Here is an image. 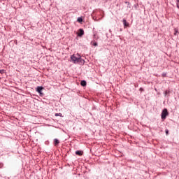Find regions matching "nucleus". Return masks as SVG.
<instances>
[{
    "instance_id": "obj_1",
    "label": "nucleus",
    "mask_w": 179,
    "mask_h": 179,
    "mask_svg": "<svg viewBox=\"0 0 179 179\" xmlns=\"http://www.w3.org/2000/svg\"><path fill=\"white\" fill-rule=\"evenodd\" d=\"M71 59L73 62V64H78V62H80V64H85V60L83 59V58L80 57V56H79L78 55H71Z\"/></svg>"
},
{
    "instance_id": "obj_2",
    "label": "nucleus",
    "mask_w": 179,
    "mask_h": 179,
    "mask_svg": "<svg viewBox=\"0 0 179 179\" xmlns=\"http://www.w3.org/2000/svg\"><path fill=\"white\" fill-rule=\"evenodd\" d=\"M167 115H169V111L167 110V109H164L162 112L161 114V117L162 120H166V117H167Z\"/></svg>"
},
{
    "instance_id": "obj_3",
    "label": "nucleus",
    "mask_w": 179,
    "mask_h": 179,
    "mask_svg": "<svg viewBox=\"0 0 179 179\" xmlns=\"http://www.w3.org/2000/svg\"><path fill=\"white\" fill-rule=\"evenodd\" d=\"M43 89H44L43 87H37L36 88V92L39 93V94L42 95L43 94Z\"/></svg>"
},
{
    "instance_id": "obj_4",
    "label": "nucleus",
    "mask_w": 179,
    "mask_h": 179,
    "mask_svg": "<svg viewBox=\"0 0 179 179\" xmlns=\"http://www.w3.org/2000/svg\"><path fill=\"white\" fill-rule=\"evenodd\" d=\"M83 34H85V31H83V29H79V33L78 34V36L79 37H82V36H83Z\"/></svg>"
},
{
    "instance_id": "obj_5",
    "label": "nucleus",
    "mask_w": 179,
    "mask_h": 179,
    "mask_svg": "<svg viewBox=\"0 0 179 179\" xmlns=\"http://www.w3.org/2000/svg\"><path fill=\"white\" fill-rule=\"evenodd\" d=\"M123 24L124 27H128L129 26V24L127 22V20H123Z\"/></svg>"
},
{
    "instance_id": "obj_6",
    "label": "nucleus",
    "mask_w": 179,
    "mask_h": 179,
    "mask_svg": "<svg viewBox=\"0 0 179 179\" xmlns=\"http://www.w3.org/2000/svg\"><path fill=\"white\" fill-rule=\"evenodd\" d=\"M76 155H78V156H82V155H83V152L82 151L77 150L76 151Z\"/></svg>"
},
{
    "instance_id": "obj_7",
    "label": "nucleus",
    "mask_w": 179,
    "mask_h": 179,
    "mask_svg": "<svg viewBox=\"0 0 179 179\" xmlns=\"http://www.w3.org/2000/svg\"><path fill=\"white\" fill-rule=\"evenodd\" d=\"M59 143V140H58L57 138H55L54 140V144L55 146H57V145H58Z\"/></svg>"
},
{
    "instance_id": "obj_8",
    "label": "nucleus",
    "mask_w": 179,
    "mask_h": 179,
    "mask_svg": "<svg viewBox=\"0 0 179 179\" xmlns=\"http://www.w3.org/2000/svg\"><path fill=\"white\" fill-rule=\"evenodd\" d=\"M80 85L81 86H83V87L86 86V81L82 80L80 83Z\"/></svg>"
},
{
    "instance_id": "obj_9",
    "label": "nucleus",
    "mask_w": 179,
    "mask_h": 179,
    "mask_svg": "<svg viewBox=\"0 0 179 179\" xmlns=\"http://www.w3.org/2000/svg\"><path fill=\"white\" fill-rule=\"evenodd\" d=\"M91 43L94 45V47H97V45H98V44H97V42H96V41H92V42H91Z\"/></svg>"
},
{
    "instance_id": "obj_10",
    "label": "nucleus",
    "mask_w": 179,
    "mask_h": 179,
    "mask_svg": "<svg viewBox=\"0 0 179 179\" xmlns=\"http://www.w3.org/2000/svg\"><path fill=\"white\" fill-rule=\"evenodd\" d=\"M77 22H79V23H80L81 22H83V19L80 17L78 18Z\"/></svg>"
},
{
    "instance_id": "obj_11",
    "label": "nucleus",
    "mask_w": 179,
    "mask_h": 179,
    "mask_svg": "<svg viewBox=\"0 0 179 179\" xmlns=\"http://www.w3.org/2000/svg\"><path fill=\"white\" fill-rule=\"evenodd\" d=\"M176 6L179 9V0H176Z\"/></svg>"
},
{
    "instance_id": "obj_12",
    "label": "nucleus",
    "mask_w": 179,
    "mask_h": 179,
    "mask_svg": "<svg viewBox=\"0 0 179 179\" xmlns=\"http://www.w3.org/2000/svg\"><path fill=\"white\" fill-rule=\"evenodd\" d=\"M174 31H175L174 35L176 36L177 34L178 33V29H174Z\"/></svg>"
},
{
    "instance_id": "obj_13",
    "label": "nucleus",
    "mask_w": 179,
    "mask_h": 179,
    "mask_svg": "<svg viewBox=\"0 0 179 179\" xmlns=\"http://www.w3.org/2000/svg\"><path fill=\"white\" fill-rule=\"evenodd\" d=\"M167 94H169V91L166 90V91H165V92H164V95H165V96H167Z\"/></svg>"
},
{
    "instance_id": "obj_14",
    "label": "nucleus",
    "mask_w": 179,
    "mask_h": 179,
    "mask_svg": "<svg viewBox=\"0 0 179 179\" xmlns=\"http://www.w3.org/2000/svg\"><path fill=\"white\" fill-rule=\"evenodd\" d=\"M59 115H62V114H61V113H56L55 114V117H58Z\"/></svg>"
},
{
    "instance_id": "obj_15",
    "label": "nucleus",
    "mask_w": 179,
    "mask_h": 179,
    "mask_svg": "<svg viewBox=\"0 0 179 179\" xmlns=\"http://www.w3.org/2000/svg\"><path fill=\"white\" fill-rule=\"evenodd\" d=\"M166 134L169 135V131L167 129L166 130Z\"/></svg>"
},
{
    "instance_id": "obj_16",
    "label": "nucleus",
    "mask_w": 179,
    "mask_h": 179,
    "mask_svg": "<svg viewBox=\"0 0 179 179\" xmlns=\"http://www.w3.org/2000/svg\"><path fill=\"white\" fill-rule=\"evenodd\" d=\"M3 70H0V73H3Z\"/></svg>"
}]
</instances>
